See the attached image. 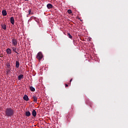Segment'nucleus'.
<instances>
[{"instance_id": "nucleus-1", "label": "nucleus", "mask_w": 128, "mask_h": 128, "mask_svg": "<svg viewBox=\"0 0 128 128\" xmlns=\"http://www.w3.org/2000/svg\"><path fill=\"white\" fill-rule=\"evenodd\" d=\"M14 114V111L11 108H7L5 111V116H12Z\"/></svg>"}, {"instance_id": "nucleus-2", "label": "nucleus", "mask_w": 128, "mask_h": 128, "mask_svg": "<svg viewBox=\"0 0 128 128\" xmlns=\"http://www.w3.org/2000/svg\"><path fill=\"white\" fill-rule=\"evenodd\" d=\"M42 54L41 52H39L36 56V58L38 60H40L42 58Z\"/></svg>"}, {"instance_id": "nucleus-3", "label": "nucleus", "mask_w": 128, "mask_h": 128, "mask_svg": "<svg viewBox=\"0 0 128 128\" xmlns=\"http://www.w3.org/2000/svg\"><path fill=\"white\" fill-rule=\"evenodd\" d=\"M12 44L14 46H18V40L16 38H13L12 40Z\"/></svg>"}, {"instance_id": "nucleus-4", "label": "nucleus", "mask_w": 128, "mask_h": 128, "mask_svg": "<svg viewBox=\"0 0 128 128\" xmlns=\"http://www.w3.org/2000/svg\"><path fill=\"white\" fill-rule=\"evenodd\" d=\"M10 22H11L12 24H14V17H11L10 18Z\"/></svg>"}, {"instance_id": "nucleus-5", "label": "nucleus", "mask_w": 128, "mask_h": 128, "mask_svg": "<svg viewBox=\"0 0 128 128\" xmlns=\"http://www.w3.org/2000/svg\"><path fill=\"white\" fill-rule=\"evenodd\" d=\"M32 98L33 99V101L35 102H38V98H36V96H34L32 97Z\"/></svg>"}, {"instance_id": "nucleus-6", "label": "nucleus", "mask_w": 128, "mask_h": 128, "mask_svg": "<svg viewBox=\"0 0 128 128\" xmlns=\"http://www.w3.org/2000/svg\"><path fill=\"white\" fill-rule=\"evenodd\" d=\"M23 98L24 100H26V102H28L29 100L28 96L27 95H24V96L23 97Z\"/></svg>"}, {"instance_id": "nucleus-7", "label": "nucleus", "mask_w": 128, "mask_h": 128, "mask_svg": "<svg viewBox=\"0 0 128 128\" xmlns=\"http://www.w3.org/2000/svg\"><path fill=\"white\" fill-rule=\"evenodd\" d=\"M30 111H26V116H28V118L30 116Z\"/></svg>"}, {"instance_id": "nucleus-8", "label": "nucleus", "mask_w": 128, "mask_h": 128, "mask_svg": "<svg viewBox=\"0 0 128 128\" xmlns=\"http://www.w3.org/2000/svg\"><path fill=\"white\" fill-rule=\"evenodd\" d=\"M32 115L33 116L36 117V110H34L32 112Z\"/></svg>"}, {"instance_id": "nucleus-9", "label": "nucleus", "mask_w": 128, "mask_h": 128, "mask_svg": "<svg viewBox=\"0 0 128 128\" xmlns=\"http://www.w3.org/2000/svg\"><path fill=\"white\" fill-rule=\"evenodd\" d=\"M6 52L8 54H12V50H10V48H7Z\"/></svg>"}, {"instance_id": "nucleus-10", "label": "nucleus", "mask_w": 128, "mask_h": 128, "mask_svg": "<svg viewBox=\"0 0 128 128\" xmlns=\"http://www.w3.org/2000/svg\"><path fill=\"white\" fill-rule=\"evenodd\" d=\"M2 16H6V14H8V13H6V10H3L2 11Z\"/></svg>"}, {"instance_id": "nucleus-11", "label": "nucleus", "mask_w": 128, "mask_h": 128, "mask_svg": "<svg viewBox=\"0 0 128 128\" xmlns=\"http://www.w3.org/2000/svg\"><path fill=\"white\" fill-rule=\"evenodd\" d=\"M24 78V75L22 74H20L18 76V80H20Z\"/></svg>"}, {"instance_id": "nucleus-12", "label": "nucleus", "mask_w": 128, "mask_h": 128, "mask_svg": "<svg viewBox=\"0 0 128 128\" xmlns=\"http://www.w3.org/2000/svg\"><path fill=\"white\" fill-rule=\"evenodd\" d=\"M1 26H2V28H3V30H6V25L4 24H2L1 25Z\"/></svg>"}, {"instance_id": "nucleus-13", "label": "nucleus", "mask_w": 128, "mask_h": 128, "mask_svg": "<svg viewBox=\"0 0 128 128\" xmlns=\"http://www.w3.org/2000/svg\"><path fill=\"white\" fill-rule=\"evenodd\" d=\"M16 68H20V62L18 61H16Z\"/></svg>"}, {"instance_id": "nucleus-14", "label": "nucleus", "mask_w": 128, "mask_h": 128, "mask_svg": "<svg viewBox=\"0 0 128 128\" xmlns=\"http://www.w3.org/2000/svg\"><path fill=\"white\" fill-rule=\"evenodd\" d=\"M47 8H48L50 9V8H52V4H47Z\"/></svg>"}, {"instance_id": "nucleus-15", "label": "nucleus", "mask_w": 128, "mask_h": 128, "mask_svg": "<svg viewBox=\"0 0 128 128\" xmlns=\"http://www.w3.org/2000/svg\"><path fill=\"white\" fill-rule=\"evenodd\" d=\"M10 70H12V68H8L6 69V74H10Z\"/></svg>"}, {"instance_id": "nucleus-16", "label": "nucleus", "mask_w": 128, "mask_h": 128, "mask_svg": "<svg viewBox=\"0 0 128 128\" xmlns=\"http://www.w3.org/2000/svg\"><path fill=\"white\" fill-rule=\"evenodd\" d=\"M30 89L31 92H34L36 90V89L32 87V86H30Z\"/></svg>"}, {"instance_id": "nucleus-17", "label": "nucleus", "mask_w": 128, "mask_h": 128, "mask_svg": "<svg viewBox=\"0 0 128 128\" xmlns=\"http://www.w3.org/2000/svg\"><path fill=\"white\" fill-rule=\"evenodd\" d=\"M12 50L14 52H16V48L12 47Z\"/></svg>"}, {"instance_id": "nucleus-18", "label": "nucleus", "mask_w": 128, "mask_h": 128, "mask_svg": "<svg viewBox=\"0 0 128 128\" xmlns=\"http://www.w3.org/2000/svg\"><path fill=\"white\" fill-rule=\"evenodd\" d=\"M68 36L69 38H72V36L70 33L68 34Z\"/></svg>"}, {"instance_id": "nucleus-19", "label": "nucleus", "mask_w": 128, "mask_h": 128, "mask_svg": "<svg viewBox=\"0 0 128 128\" xmlns=\"http://www.w3.org/2000/svg\"><path fill=\"white\" fill-rule=\"evenodd\" d=\"M6 66L8 68H10V64L7 63L6 64Z\"/></svg>"}, {"instance_id": "nucleus-20", "label": "nucleus", "mask_w": 128, "mask_h": 128, "mask_svg": "<svg viewBox=\"0 0 128 128\" xmlns=\"http://www.w3.org/2000/svg\"><path fill=\"white\" fill-rule=\"evenodd\" d=\"M68 14H72V10H68Z\"/></svg>"}, {"instance_id": "nucleus-21", "label": "nucleus", "mask_w": 128, "mask_h": 128, "mask_svg": "<svg viewBox=\"0 0 128 128\" xmlns=\"http://www.w3.org/2000/svg\"><path fill=\"white\" fill-rule=\"evenodd\" d=\"M31 12H32V10L30 9L28 10V14H30Z\"/></svg>"}, {"instance_id": "nucleus-22", "label": "nucleus", "mask_w": 128, "mask_h": 128, "mask_svg": "<svg viewBox=\"0 0 128 128\" xmlns=\"http://www.w3.org/2000/svg\"><path fill=\"white\" fill-rule=\"evenodd\" d=\"M72 79H71V80H70V83L69 84H71V82H72Z\"/></svg>"}, {"instance_id": "nucleus-23", "label": "nucleus", "mask_w": 128, "mask_h": 128, "mask_svg": "<svg viewBox=\"0 0 128 128\" xmlns=\"http://www.w3.org/2000/svg\"><path fill=\"white\" fill-rule=\"evenodd\" d=\"M65 86H66V88L68 87V84H65Z\"/></svg>"}, {"instance_id": "nucleus-24", "label": "nucleus", "mask_w": 128, "mask_h": 128, "mask_svg": "<svg viewBox=\"0 0 128 128\" xmlns=\"http://www.w3.org/2000/svg\"><path fill=\"white\" fill-rule=\"evenodd\" d=\"M17 54H18V52L16 51L15 52Z\"/></svg>"}, {"instance_id": "nucleus-25", "label": "nucleus", "mask_w": 128, "mask_h": 128, "mask_svg": "<svg viewBox=\"0 0 128 128\" xmlns=\"http://www.w3.org/2000/svg\"><path fill=\"white\" fill-rule=\"evenodd\" d=\"M80 38V36H79Z\"/></svg>"}]
</instances>
